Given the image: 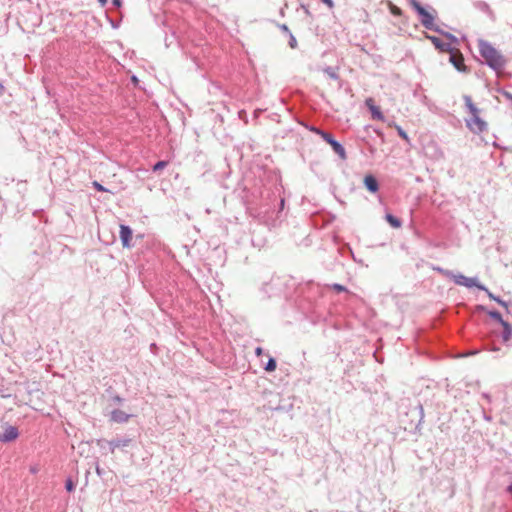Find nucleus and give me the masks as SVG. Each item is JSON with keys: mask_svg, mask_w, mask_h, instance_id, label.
Wrapping results in <instances>:
<instances>
[{"mask_svg": "<svg viewBox=\"0 0 512 512\" xmlns=\"http://www.w3.org/2000/svg\"><path fill=\"white\" fill-rule=\"evenodd\" d=\"M479 52L486 63L495 70L503 68L505 59L490 43L485 40L478 42Z\"/></svg>", "mask_w": 512, "mask_h": 512, "instance_id": "f257e3e1", "label": "nucleus"}, {"mask_svg": "<svg viewBox=\"0 0 512 512\" xmlns=\"http://www.w3.org/2000/svg\"><path fill=\"white\" fill-rule=\"evenodd\" d=\"M465 103L470 113V117L466 120L468 128L474 133L483 132L487 124L481 119L479 109L475 106L470 97L465 98Z\"/></svg>", "mask_w": 512, "mask_h": 512, "instance_id": "f03ea898", "label": "nucleus"}, {"mask_svg": "<svg viewBox=\"0 0 512 512\" xmlns=\"http://www.w3.org/2000/svg\"><path fill=\"white\" fill-rule=\"evenodd\" d=\"M409 4L413 7V9L421 17V24L427 29H434V26H435L434 20H435L436 11L432 10V12H430V11L426 10L416 0H409Z\"/></svg>", "mask_w": 512, "mask_h": 512, "instance_id": "7ed1b4c3", "label": "nucleus"}, {"mask_svg": "<svg viewBox=\"0 0 512 512\" xmlns=\"http://www.w3.org/2000/svg\"><path fill=\"white\" fill-rule=\"evenodd\" d=\"M444 274L450 277L457 285L464 286L467 288L477 287L480 290H486V287H484L481 284H478L474 278L466 277L463 274H453L449 271H446Z\"/></svg>", "mask_w": 512, "mask_h": 512, "instance_id": "20e7f679", "label": "nucleus"}, {"mask_svg": "<svg viewBox=\"0 0 512 512\" xmlns=\"http://www.w3.org/2000/svg\"><path fill=\"white\" fill-rule=\"evenodd\" d=\"M2 428L3 432L0 433V441L9 442L15 440L18 437V430L16 427L6 424Z\"/></svg>", "mask_w": 512, "mask_h": 512, "instance_id": "39448f33", "label": "nucleus"}, {"mask_svg": "<svg viewBox=\"0 0 512 512\" xmlns=\"http://www.w3.org/2000/svg\"><path fill=\"white\" fill-rule=\"evenodd\" d=\"M133 232L130 229V227L126 225H120V239L122 242V246L124 248H130L131 247V240H132Z\"/></svg>", "mask_w": 512, "mask_h": 512, "instance_id": "423d86ee", "label": "nucleus"}, {"mask_svg": "<svg viewBox=\"0 0 512 512\" xmlns=\"http://www.w3.org/2000/svg\"><path fill=\"white\" fill-rule=\"evenodd\" d=\"M450 62L459 71H465L464 58L459 51H452L450 49Z\"/></svg>", "mask_w": 512, "mask_h": 512, "instance_id": "0eeeda50", "label": "nucleus"}, {"mask_svg": "<svg viewBox=\"0 0 512 512\" xmlns=\"http://www.w3.org/2000/svg\"><path fill=\"white\" fill-rule=\"evenodd\" d=\"M427 38L433 43L436 49L441 52H450V44L443 42L440 38L435 36H427Z\"/></svg>", "mask_w": 512, "mask_h": 512, "instance_id": "6e6552de", "label": "nucleus"}, {"mask_svg": "<svg viewBox=\"0 0 512 512\" xmlns=\"http://www.w3.org/2000/svg\"><path fill=\"white\" fill-rule=\"evenodd\" d=\"M130 418V415H128L127 413H125L124 411L122 410H114L112 413H111V419L112 421L114 422H117V423H123V422H127Z\"/></svg>", "mask_w": 512, "mask_h": 512, "instance_id": "1a4fd4ad", "label": "nucleus"}, {"mask_svg": "<svg viewBox=\"0 0 512 512\" xmlns=\"http://www.w3.org/2000/svg\"><path fill=\"white\" fill-rule=\"evenodd\" d=\"M364 184L366 186V188L370 191V192H377L378 191V182L376 180V178L372 175H367L365 176L364 178Z\"/></svg>", "mask_w": 512, "mask_h": 512, "instance_id": "9d476101", "label": "nucleus"}, {"mask_svg": "<svg viewBox=\"0 0 512 512\" xmlns=\"http://www.w3.org/2000/svg\"><path fill=\"white\" fill-rule=\"evenodd\" d=\"M332 149L334 150V152L339 155V157L341 159H346V152H345V149L344 147L338 143L335 139L332 140V142L330 143Z\"/></svg>", "mask_w": 512, "mask_h": 512, "instance_id": "9b49d317", "label": "nucleus"}, {"mask_svg": "<svg viewBox=\"0 0 512 512\" xmlns=\"http://www.w3.org/2000/svg\"><path fill=\"white\" fill-rule=\"evenodd\" d=\"M386 220L387 222L393 227V228H400L401 227V221L393 216L392 214H386Z\"/></svg>", "mask_w": 512, "mask_h": 512, "instance_id": "f8f14e48", "label": "nucleus"}, {"mask_svg": "<svg viewBox=\"0 0 512 512\" xmlns=\"http://www.w3.org/2000/svg\"><path fill=\"white\" fill-rule=\"evenodd\" d=\"M501 325H502V327L504 329L503 339H504V341H508L511 338V335H512V327L506 321L503 324H501Z\"/></svg>", "mask_w": 512, "mask_h": 512, "instance_id": "ddd939ff", "label": "nucleus"}, {"mask_svg": "<svg viewBox=\"0 0 512 512\" xmlns=\"http://www.w3.org/2000/svg\"><path fill=\"white\" fill-rule=\"evenodd\" d=\"M312 131L319 134L328 144H330L332 140H334L333 136L330 133L321 131L317 128H312Z\"/></svg>", "mask_w": 512, "mask_h": 512, "instance_id": "4468645a", "label": "nucleus"}, {"mask_svg": "<svg viewBox=\"0 0 512 512\" xmlns=\"http://www.w3.org/2000/svg\"><path fill=\"white\" fill-rule=\"evenodd\" d=\"M487 294H488V297L491 299V300H494L496 301L497 303H499L501 306L507 308V303L503 300H501L500 298L496 297L495 295H493L487 288L486 290H484Z\"/></svg>", "mask_w": 512, "mask_h": 512, "instance_id": "2eb2a0df", "label": "nucleus"}, {"mask_svg": "<svg viewBox=\"0 0 512 512\" xmlns=\"http://www.w3.org/2000/svg\"><path fill=\"white\" fill-rule=\"evenodd\" d=\"M370 111H371L372 117L374 119H377V120H383L384 119V116H383L382 112L380 111L379 107L375 106Z\"/></svg>", "mask_w": 512, "mask_h": 512, "instance_id": "dca6fc26", "label": "nucleus"}, {"mask_svg": "<svg viewBox=\"0 0 512 512\" xmlns=\"http://www.w3.org/2000/svg\"><path fill=\"white\" fill-rule=\"evenodd\" d=\"M128 443H129V440H123V441L115 440V441L110 442V446H111L112 451H114L115 448H118L120 446H126V445H128Z\"/></svg>", "mask_w": 512, "mask_h": 512, "instance_id": "f3484780", "label": "nucleus"}, {"mask_svg": "<svg viewBox=\"0 0 512 512\" xmlns=\"http://www.w3.org/2000/svg\"><path fill=\"white\" fill-rule=\"evenodd\" d=\"M488 315L498 321L500 324H503L505 322V320L502 318L501 314L498 312V311H490L488 312Z\"/></svg>", "mask_w": 512, "mask_h": 512, "instance_id": "a211bd4d", "label": "nucleus"}, {"mask_svg": "<svg viewBox=\"0 0 512 512\" xmlns=\"http://www.w3.org/2000/svg\"><path fill=\"white\" fill-rule=\"evenodd\" d=\"M276 367H277V365H276V361H275V359L270 358V359H269V361H268V363H267V364H266V366H265V370H266L267 372H273V371H275V370H276Z\"/></svg>", "mask_w": 512, "mask_h": 512, "instance_id": "6ab92c4d", "label": "nucleus"}, {"mask_svg": "<svg viewBox=\"0 0 512 512\" xmlns=\"http://www.w3.org/2000/svg\"><path fill=\"white\" fill-rule=\"evenodd\" d=\"M325 73L332 79H338L337 71L331 67L326 68Z\"/></svg>", "mask_w": 512, "mask_h": 512, "instance_id": "aec40b11", "label": "nucleus"}, {"mask_svg": "<svg viewBox=\"0 0 512 512\" xmlns=\"http://www.w3.org/2000/svg\"><path fill=\"white\" fill-rule=\"evenodd\" d=\"M168 162L159 161L153 166V171H159L167 166Z\"/></svg>", "mask_w": 512, "mask_h": 512, "instance_id": "412c9836", "label": "nucleus"}, {"mask_svg": "<svg viewBox=\"0 0 512 512\" xmlns=\"http://www.w3.org/2000/svg\"><path fill=\"white\" fill-rule=\"evenodd\" d=\"M65 488L68 492H72L74 490L75 485H74L72 479L69 478L66 480Z\"/></svg>", "mask_w": 512, "mask_h": 512, "instance_id": "4be33fe9", "label": "nucleus"}, {"mask_svg": "<svg viewBox=\"0 0 512 512\" xmlns=\"http://www.w3.org/2000/svg\"><path fill=\"white\" fill-rule=\"evenodd\" d=\"M390 11L395 16H400L402 14L401 9L399 7H397V6H395V5H391Z\"/></svg>", "mask_w": 512, "mask_h": 512, "instance_id": "5701e85b", "label": "nucleus"}, {"mask_svg": "<svg viewBox=\"0 0 512 512\" xmlns=\"http://www.w3.org/2000/svg\"><path fill=\"white\" fill-rule=\"evenodd\" d=\"M93 186L96 190L100 191V192H104V191H107L99 182L97 181H94L93 182Z\"/></svg>", "mask_w": 512, "mask_h": 512, "instance_id": "b1692460", "label": "nucleus"}, {"mask_svg": "<svg viewBox=\"0 0 512 512\" xmlns=\"http://www.w3.org/2000/svg\"><path fill=\"white\" fill-rule=\"evenodd\" d=\"M365 104L369 108V110L375 107L374 100L372 98L366 99Z\"/></svg>", "mask_w": 512, "mask_h": 512, "instance_id": "393cba45", "label": "nucleus"}, {"mask_svg": "<svg viewBox=\"0 0 512 512\" xmlns=\"http://www.w3.org/2000/svg\"><path fill=\"white\" fill-rule=\"evenodd\" d=\"M328 8L332 9L334 7V2L332 0H321Z\"/></svg>", "mask_w": 512, "mask_h": 512, "instance_id": "a878e982", "label": "nucleus"}, {"mask_svg": "<svg viewBox=\"0 0 512 512\" xmlns=\"http://www.w3.org/2000/svg\"><path fill=\"white\" fill-rule=\"evenodd\" d=\"M398 133H399L400 137H402L403 139H405V140L408 139L406 132H404L400 127H398Z\"/></svg>", "mask_w": 512, "mask_h": 512, "instance_id": "bb28decb", "label": "nucleus"}, {"mask_svg": "<svg viewBox=\"0 0 512 512\" xmlns=\"http://www.w3.org/2000/svg\"><path fill=\"white\" fill-rule=\"evenodd\" d=\"M255 353L257 356H261L263 354V349L261 347H257Z\"/></svg>", "mask_w": 512, "mask_h": 512, "instance_id": "cd10ccee", "label": "nucleus"}, {"mask_svg": "<svg viewBox=\"0 0 512 512\" xmlns=\"http://www.w3.org/2000/svg\"><path fill=\"white\" fill-rule=\"evenodd\" d=\"M113 4L119 7L121 6V0H113Z\"/></svg>", "mask_w": 512, "mask_h": 512, "instance_id": "c85d7f7f", "label": "nucleus"}, {"mask_svg": "<svg viewBox=\"0 0 512 512\" xmlns=\"http://www.w3.org/2000/svg\"><path fill=\"white\" fill-rule=\"evenodd\" d=\"M132 82H133L134 84H137V83H138V79H137V77H136V76H133V77H132Z\"/></svg>", "mask_w": 512, "mask_h": 512, "instance_id": "c756f323", "label": "nucleus"}, {"mask_svg": "<svg viewBox=\"0 0 512 512\" xmlns=\"http://www.w3.org/2000/svg\"><path fill=\"white\" fill-rule=\"evenodd\" d=\"M102 6H105L107 3V0H98Z\"/></svg>", "mask_w": 512, "mask_h": 512, "instance_id": "7c9ffc66", "label": "nucleus"}, {"mask_svg": "<svg viewBox=\"0 0 512 512\" xmlns=\"http://www.w3.org/2000/svg\"><path fill=\"white\" fill-rule=\"evenodd\" d=\"M507 491L512 495V484L508 486Z\"/></svg>", "mask_w": 512, "mask_h": 512, "instance_id": "2f4dec72", "label": "nucleus"}, {"mask_svg": "<svg viewBox=\"0 0 512 512\" xmlns=\"http://www.w3.org/2000/svg\"><path fill=\"white\" fill-rule=\"evenodd\" d=\"M4 91V86L0 83V95L3 93Z\"/></svg>", "mask_w": 512, "mask_h": 512, "instance_id": "473e14b6", "label": "nucleus"}, {"mask_svg": "<svg viewBox=\"0 0 512 512\" xmlns=\"http://www.w3.org/2000/svg\"><path fill=\"white\" fill-rule=\"evenodd\" d=\"M336 288H337L339 291L344 290V288H343L342 286H339V285H337V286H336Z\"/></svg>", "mask_w": 512, "mask_h": 512, "instance_id": "72a5a7b5", "label": "nucleus"}]
</instances>
